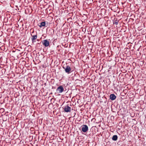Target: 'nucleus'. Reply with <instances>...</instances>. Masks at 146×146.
Wrapping results in <instances>:
<instances>
[{
  "label": "nucleus",
  "mask_w": 146,
  "mask_h": 146,
  "mask_svg": "<svg viewBox=\"0 0 146 146\" xmlns=\"http://www.w3.org/2000/svg\"><path fill=\"white\" fill-rule=\"evenodd\" d=\"M96 119L95 118H93L92 119V120H91V121H94V122H95V121H96Z\"/></svg>",
  "instance_id": "obj_14"
},
{
  "label": "nucleus",
  "mask_w": 146,
  "mask_h": 146,
  "mask_svg": "<svg viewBox=\"0 0 146 146\" xmlns=\"http://www.w3.org/2000/svg\"><path fill=\"white\" fill-rule=\"evenodd\" d=\"M118 21L117 20L115 21L114 23L116 25H117L118 24Z\"/></svg>",
  "instance_id": "obj_13"
},
{
  "label": "nucleus",
  "mask_w": 146,
  "mask_h": 146,
  "mask_svg": "<svg viewBox=\"0 0 146 146\" xmlns=\"http://www.w3.org/2000/svg\"><path fill=\"white\" fill-rule=\"evenodd\" d=\"M110 99L112 100H115L116 98V96L114 94H111L110 96Z\"/></svg>",
  "instance_id": "obj_8"
},
{
  "label": "nucleus",
  "mask_w": 146,
  "mask_h": 146,
  "mask_svg": "<svg viewBox=\"0 0 146 146\" xmlns=\"http://www.w3.org/2000/svg\"><path fill=\"white\" fill-rule=\"evenodd\" d=\"M1 2V1H0V3Z\"/></svg>",
  "instance_id": "obj_17"
},
{
  "label": "nucleus",
  "mask_w": 146,
  "mask_h": 146,
  "mask_svg": "<svg viewBox=\"0 0 146 146\" xmlns=\"http://www.w3.org/2000/svg\"><path fill=\"white\" fill-rule=\"evenodd\" d=\"M88 130V127L86 125H84L82 126V131L84 133L86 132Z\"/></svg>",
  "instance_id": "obj_6"
},
{
  "label": "nucleus",
  "mask_w": 146,
  "mask_h": 146,
  "mask_svg": "<svg viewBox=\"0 0 146 146\" xmlns=\"http://www.w3.org/2000/svg\"><path fill=\"white\" fill-rule=\"evenodd\" d=\"M1 50L4 51L5 50V46H3V45L1 47Z\"/></svg>",
  "instance_id": "obj_11"
},
{
  "label": "nucleus",
  "mask_w": 146,
  "mask_h": 146,
  "mask_svg": "<svg viewBox=\"0 0 146 146\" xmlns=\"http://www.w3.org/2000/svg\"><path fill=\"white\" fill-rule=\"evenodd\" d=\"M34 32V31H33L32 33H33Z\"/></svg>",
  "instance_id": "obj_16"
},
{
  "label": "nucleus",
  "mask_w": 146,
  "mask_h": 146,
  "mask_svg": "<svg viewBox=\"0 0 146 146\" xmlns=\"http://www.w3.org/2000/svg\"><path fill=\"white\" fill-rule=\"evenodd\" d=\"M61 46L60 45H58L57 47V50L58 51V52H60V50H61Z\"/></svg>",
  "instance_id": "obj_9"
},
{
  "label": "nucleus",
  "mask_w": 146,
  "mask_h": 146,
  "mask_svg": "<svg viewBox=\"0 0 146 146\" xmlns=\"http://www.w3.org/2000/svg\"><path fill=\"white\" fill-rule=\"evenodd\" d=\"M42 44L45 47H48L49 45L50 42L47 40H44L42 42Z\"/></svg>",
  "instance_id": "obj_5"
},
{
  "label": "nucleus",
  "mask_w": 146,
  "mask_h": 146,
  "mask_svg": "<svg viewBox=\"0 0 146 146\" xmlns=\"http://www.w3.org/2000/svg\"><path fill=\"white\" fill-rule=\"evenodd\" d=\"M34 129V128L33 127H31V128L30 129H32V130H33V129Z\"/></svg>",
  "instance_id": "obj_15"
},
{
  "label": "nucleus",
  "mask_w": 146,
  "mask_h": 146,
  "mask_svg": "<svg viewBox=\"0 0 146 146\" xmlns=\"http://www.w3.org/2000/svg\"><path fill=\"white\" fill-rule=\"evenodd\" d=\"M71 105L68 104L66 105L64 108H63L64 111L66 112H70L71 111Z\"/></svg>",
  "instance_id": "obj_1"
},
{
  "label": "nucleus",
  "mask_w": 146,
  "mask_h": 146,
  "mask_svg": "<svg viewBox=\"0 0 146 146\" xmlns=\"http://www.w3.org/2000/svg\"><path fill=\"white\" fill-rule=\"evenodd\" d=\"M63 68L64 69L66 73L68 74H70L71 72V68L70 66L68 65H67L66 67L64 66L63 67Z\"/></svg>",
  "instance_id": "obj_2"
},
{
  "label": "nucleus",
  "mask_w": 146,
  "mask_h": 146,
  "mask_svg": "<svg viewBox=\"0 0 146 146\" xmlns=\"http://www.w3.org/2000/svg\"><path fill=\"white\" fill-rule=\"evenodd\" d=\"M31 40L32 42H35V40L37 38V33H36V34L35 35H33L32 34H31Z\"/></svg>",
  "instance_id": "obj_7"
},
{
  "label": "nucleus",
  "mask_w": 146,
  "mask_h": 146,
  "mask_svg": "<svg viewBox=\"0 0 146 146\" xmlns=\"http://www.w3.org/2000/svg\"><path fill=\"white\" fill-rule=\"evenodd\" d=\"M5 109L3 108H1L0 109V112L3 113L4 112Z\"/></svg>",
  "instance_id": "obj_12"
},
{
  "label": "nucleus",
  "mask_w": 146,
  "mask_h": 146,
  "mask_svg": "<svg viewBox=\"0 0 146 146\" xmlns=\"http://www.w3.org/2000/svg\"><path fill=\"white\" fill-rule=\"evenodd\" d=\"M48 25V22L46 21L42 22L38 24V25L40 28H42L43 27H47Z\"/></svg>",
  "instance_id": "obj_3"
},
{
  "label": "nucleus",
  "mask_w": 146,
  "mask_h": 146,
  "mask_svg": "<svg viewBox=\"0 0 146 146\" xmlns=\"http://www.w3.org/2000/svg\"><path fill=\"white\" fill-rule=\"evenodd\" d=\"M56 90L58 93H61L64 91V88L62 86H60L58 87Z\"/></svg>",
  "instance_id": "obj_4"
},
{
  "label": "nucleus",
  "mask_w": 146,
  "mask_h": 146,
  "mask_svg": "<svg viewBox=\"0 0 146 146\" xmlns=\"http://www.w3.org/2000/svg\"><path fill=\"white\" fill-rule=\"evenodd\" d=\"M117 135H114L113 136L112 139L113 141H116L117 139Z\"/></svg>",
  "instance_id": "obj_10"
}]
</instances>
